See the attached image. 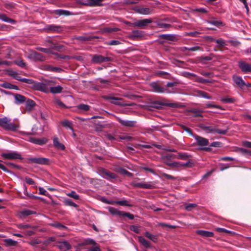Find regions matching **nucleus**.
Returning <instances> with one entry per match:
<instances>
[{
  "label": "nucleus",
  "instance_id": "nucleus-16",
  "mask_svg": "<svg viewBox=\"0 0 251 251\" xmlns=\"http://www.w3.org/2000/svg\"><path fill=\"white\" fill-rule=\"evenodd\" d=\"M117 119L118 122L121 124L122 126L126 127H133L135 126L136 123V122L135 121L124 120L120 118H118Z\"/></svg>",
  "mask_w": 251,
  "mask_h": 251
},
{
  "label": "nucleus",
  "instance_id": "nucleus-52",
  "mask_svg": "<svg viewBox=\"0 0 251 251\" xmlns=\"http://www.w3.org/2000/svg\"><path fill=\"white\" fill-rule=\"evenodd\" d=\"M26 101V107L27 109H31L33 107H34L35 105V102L31 100L28 99Z\"/></svg>",
  "mask_w": 251,
  "mask_h": 251
},
{
  "label": "nucleus",
  "instance_id": "nucleus-51",
  "mask_svg": "<svg viewBox=\"0 0 251 251\" xmlns=\"http://www.w3.org/2000/svg\"><path fill=\"white\" fill-rule=\"evenodd\" d=\"M239 151L243 155L246 156H251V151L243 149V148H239Z\"/></svg>",
  "mask_w": 251,
  "mask_h": 251
},
{
  "label": "nucleus",
  "instance_id": "nucleus-43",
  "mask_svg": "<svg viewBox=\"0 0 251 251\" xmlns=\"http://www.w3.org/2000/svg\"><path fill=\"white\" fill-rule=\"evenodd\" d=\"M4 242L6 246H16L17 244V242L14 241L11 239H6L4 240Z\"/></svg>",
  "mask_w": 251,
  "mask_h": 251
},
{
  "label": "nucleus",
  "instance_id": "nucleus-37",
  "mask_svg": "<svg viewBox=\"0 0 251 251\" xmlns=\"http://www.w3.org/2000/svg\"><path fill=\"white\" fill-rule=\"evenodd\" d=\"M49 225L51 226L54 227L57 229L61 230L66 229L67 228V227L57 222L50 223Z\"/></svg>",
  "mask_w": 251,
  "mask_h": 251
},
{
  "label": "nucleus",
  "instance_id": "nucleus-61",
  "mask_svg": "<svg viewBox=\"0 0 251 251\" xmlns=\"http://www.w3.org/2000/svg\"><path fill=\"white\" fill-rule=\"evenodd\" d=\"M119 138L121 140H126L128 141H131L133 139V138L132 137L128 135L119 136Z\"/></svg>",
  "mask_w": 251,
  "mask_h": 251
},
{
  "label": "nucleus",
  "instance_id": "nucleus-29",
  "mask_svg": "<svg viewBox=\"0 0 251 251\" xmlns=\"http://www.w3.org/2000/svg\"><path fill=\"white\" fill-rule=\"evenodd\" d=\"M53 145L55 147L61 150H64L65 147L64 145L60 143L57 137H54L53 139Z\"/></svg>",
  "mask_w": 251,
  "mask_h": 251
},
{
  "label": "nucleus",
  "instance_id": "nucleus-45",
  "mask_svg": "<svg viewBox=\"0 0 251 251\" xmlns=\"http://www.w3.org/2000/svg\"><path fill=\"white\" fill-rule=\"evenodd\" d=\"M14 63L21 68H26L27 64L23 60H16L14 61Z\"/></svg>",
  "mask_w": 251,
  "mask_h": 251
},
{
  "label": "nucleus",
  "instance_id": "nucleus-49",
  "mask_svg": "<svg viewBox=\"0 0 251 251\" xmlns=\"http://www.w3.org/2000/svg\"><path fill=\"white\" fill-rule=\"evenodd\" d=\"M145 236L152 240L154 242H156L157 240V236L151 234L149 232L147 231L145 233Z\"/></svg>",
  "mask_w": 251,
  "mask_h": 251
},
{
  "label": "nucleus",
  "instance_id": "nucleus-19",
  "mask_svg": "<svg viewBox=\"0 0 251 251\" xmlns=\"http://www.w3.org/2000/svg\"><path fill=\"white\" fill-rule=\"evenodd\" d=\"M103 0H87L86 3H82L83 5L89 6H99L101 5Z\"/></svg>",
  "mask_w": 251,
  "mask_h": 251
},
{
  "label": "nucleus",
  "instance_id": "nucleus-34",
  "mask_svg": "<svg viewBox=\"0 0 251 251\" xmlns=\"http://www.w3.org/2000/svg\"><path fill=\"white\" fill-rule=\"evenodd\" d=\"M76 108L81 112L88 111L90 109V106L87 104L81 103L76 105Z\"/></svg>",
  "mask_w": 251,
  "mask_h": 251
},
{
  "label": "nucleus",
  "instance_id": "nucleus-56",
  "mask_svg": "<svg viewBox=\"0 0 251 251\" xmlns=\"http://www.w3.org/2000/svg\"><path fill=\"white\" fill-rule=\"evenodd\" d=\"M221 100L225 103H233L235 101V99L233 98L225 97L222 98Z\"/></svg>",
  "mask_w": 251,
  "mask_h": 251
},
{
  "label": "nucleus",
  "instance_id": "nucleus-10",
  "mask_svg": "<svg viewBox=\"0 0 251 251\" xmlns=\"http://www.w3.org/2000/svg\"><path fill=\"white\" fill-rule=\"evenodd\" d=\"M44 29L49 32H61L63 30V27L60 25H47Z\"/></svg>",
  "mask_w": 251,
  "mask_h": 251
},
{
  "label": "nucleus",
  "instance_id": "nucleus-24",
  "mask_svg": "<svg viewBox=\"0 0 251 251\" xmlns=\"http://www.w3.org/2000/svg\"><path fill=\"white\" fill-rule=\"evenodd\" d=\"M200 127L206 133H213L215 130V127L214 126H207L205 125H201Z\"/></svg>",
  "mask_w": 251,
  "mask_h": 251
},
{
  "label": "nucleus",
  "instance_id": "nucleus-38",
  "mask_svg": "<svg viewBox=\"0 0 251 251\" xmlns=\"http://www.w3.org/2000/svg\"><path fill=\"white\" fill-rule=\"evenodd\" d=\"M120 30V29L117 27H104L101 30V32L103 33H112L114 32H117Z\"/></svg>",
  "mask_w": 251,
  "mask_h": 251
},
{
  "label": "nucleus",
  "instance_id": "nucleus-40",
  "mask_svg": "<svg viewBox=\"0 0 251 251\" xmlns=\"http://www.w3.org/2000/svg\"><path fill=\"white\" fill-rule=\"evenodd\" d=\"M191 155L185 152H178L176 155V159H187L191 157Z\"/></svg>",
  "mask_w": 251,
  "mask_h": 251
},
{
  "label": "nucleus",
  "instance_id": "nucleus-12",
  "mask_svg": "<svg viewBox=\"0 0 251 251\" xmlns=\"http://www.w3.org/2000/svg\"><path fill=\"white\" fill-rule=\"evenodd\" d=\"M100 176L104 178L109 179L117 178V175L113 173L110 172L105 169H102L100 171Z\"/></svg>",
  "mask_w": 251,
  "mask_h": 251
},
{
  "label": "nucleus",
  "instance_id": "nucleus-18",
  "mask_svg": "<svg viewBox=\"0 0 251 251\" xmlns=\"http://www.w3.org/2000/svg\"><path fill=\"white\" fill-rule=\"evenodd\" d=\"M132 185L134 187L145 189H152L154 188L153 185L144 182L132 183Z\"/></svg>",
  "mask_w": 251,
  "mask_h": 251
},
{
  "label": "nucleus",
  "instance_id": "nucleus-53",
  "mask_svg": "<svg viewBox=\"0 0 251 251\" xmlns=\"http://www.w3.org/2000/svg\"><path fill=\"white\" fill-rule=\"evenodd\" d=\"M152 104L153 107L157 109H159L161 108L162 106L165 105V103L159 101H154L152 103Z\"/></svg>",
  "mask_w": 251,
  "mask_h": 251
},
{
  "label": "nucleus",
  "instance_id": "nucleus-63",
  "mask_svg": "<svg viewBox=\"0 0 251 251\" xmlns=\"http://www.w3.org/2000/svg\"><path fill=\"white\" fill-rule=\"evenodd\" d=\"M180 127H181V128L183 130H185V131H186L187 133H188L189 134L191 135H194L193 134V132H192V130L186 127L184 125H180Z\"/></svg>",
  "mask_w": 251,
  "mask_h": 251
},
{
  "label": "nucleus",
  "instance_id": "nucleus-58",
  "mask_svg": "<svg viewBox=\"0 0 251 251\" xmlns=\"http://www.w3.org/2000/svg\"><path fill=\"white\" fill-rule=\"evenodd\" d=\"M206 108H216L218 109H220L221 110H224V109L218 105L213 104L211 103L208 102L205 104Z\"/></svg>",
  "mask_w": 251,
  "mask_h": 251
},
{
  "label": "nucleus",
  "instance_id": "nucleus-22",
  "mask_svg": "<svg viewBox=\"0 0 251 251\" xmlns=\"http://www.w3.org/2000/svg\"><path fill=\"white\" fill-rule=\"evenodd\" d=\"M29 141L31 143H33L37 144V145H44L48 142V140L45 138H30L29 139Z\"/></svg>",
  "mask_w": 251,
  "mask_h": 251
},
{
  "label": "nucleus",
  "instance_id": "nucleus-32",
  "mask_svg": "<svg viewBox=\"0 0 251 251\" xmlns=\"http://www.w3.org/2000/svg\"><path fill=\"white\" fill-rule=\"evenodd\" d=\"M156 26L158 28L163 29H168L172 27L171 24L164 23L162 20H160L156 22Z\"/></svg>",
  "mask_w": 251,
  "mask_h": 251
},
{
  "label": "nucleus",
  "instance_id": "nucleus-33",
  "mask_svg": "<svg viewBox=\"0 0 251 251\" xmlns=\"http://www.w3.org/2000/svg\"><path fill=\"white\" fill-rule=\"evenodd\" d=\"M88 245H97V243L95 242V241L93 239L87 238L85 239L83 242H81L79 244V246H86Z\"/></svg>",
  "mask_w": 251,
  "mask_h": 251
},
{
  "label": "nucleus",
  "instance_id": "nucleus-26",
  "mask_svg": "<svg viewBox=\"0 0 251 251\" xmlns=\"http://www.w3.org/2000/svg\"><path fill=\"white\" fill-rule=\"evenodd\" d=\"M108 211L113 215L118 216L119 217H123L124 212L120 211L115 208L110 207L108 208Z\"/></svg>",
  "mask_w": 251,
  "mask_h": 251
},
{
  "label": "nucleus",
  "instance_id": "nucleus-8",
  "mask_svg": "<svg viewBox=\"0 0 251 251\" xmlns=\"http://www.w3.org/2000/svg\"><path fill=\"white\" fill-rule=\"evenodd\" d=\"M1 156L4 159H22L21 155L17 152L12 151L10 152L2 153Z\"/></svg>",
  "mask_w": 251,
  "mask_h": 251
},
{
  "label": "nucleus",
  "instance_id": "nucleus-55",
  "mask_svg": "<svg viewBox=\"0 0 251 251\" xmlns=\"http://www.w3.org/2000/svg\"><path fill=\"white\" fill-rule=\"evenodd\" d=\"M198 94L200 96H201L203 98L207 99L208 100L212 99V97L211 96H210L207 93H206L205 92L200 91L198 92Z\"/></svg>",
  "mask_w": 251,
  "mask_h": 251
},
{
  "label": "nucleus",
  "instance_id": "nucleus-7",
  "mask_svg": "<svg viewBox=\"0 0 251 251\" xmlns=\"http://www.w3.org/2000/svg\"><path fill=\"white\" fill-rule=\"evenodd\" d=\"M28 160L30 163L42 165H48L50 163V159L45 157H31Z\"/></svg>",
  "mask_w": 251,
  "mask_h": 251
},
{
  "label": "nucleus",
  "instance_id": "nucleus-31",
  "mask_svg": "<svg viewBox=\"0 0 251 251\" xmlns=\"http://www.w3.org/2000/svg\"><path fill=\"white\" fill-rule=\"evenodd\" d=\"M161 37L164 39L172 42L176 41L177 40V36L173 34H163Z\"/></svg>",
  "mask_w": 251,
  "mask_h": 251
},
{
  "label": "nucleus",
  "instance_id": "nucleus-48",
  "mask_svg": "<svg viewBox=\"0 0 251 251\" xmlns=\"http://www.w3.org/2000/svg\"><path fill=\"white\" fill-rule=\"evenodd\" d=\"M207 23L215 25L217 27H219L220 26H223L224 25L221 21H216L215 20H209L206 21Z\"/></svg>",
  "mask_w": 251,
  "mask_h": 251
},
{
  "label": "nucleus",
  "instance_id": "nucleus-62",
  "mask_svg": "<svg viewBox=\"0 0 251 251\" xmlns=\"http://www.w3.org/2000/svg\"><path fill=\"white\" fill-rule=\"evenodd\" d=\"M197 206L195 203H188L185 205V209L187 211H190L192 208Z\"/></svg>",
  "mask_w": 251,
  "mask_h": 251
},
{
  "label": "nucleus",
  "instance_id": "nucleus-23",
  "mask_svg": "<svg viewBox=\"0 0 251 251\" xmlns=\"http://www.w3.org/2000/svg\"><path fill=\"white\" fill-rule=\"evenodd\" d=\"M136 11L143 15H149L152 13L153 10L149 8L141 7L136 9Z\"/></svg>",
  "mask_w": 251,
  "mask_h": 251
},
{
  "label": "nucleus",
  "instance_id": "nucleus-5",
  "mask_svg": "<svg viewBox=\"0 0 251 251\" xmlns=\"http://www.w3.org/2000/svg\"><path fill=\"white\" fill-rule=\"evenodd\" d=\"M50 83L49 82H37L34 84L35 89L43 92L46 93L50 92Z\"/></svg>",
  "mask_w": 251,
  "mask_h": 251
},
{
  "label": "nucleus",
  "instance_id": "nucleus-13",
  "mask_svg": "<svg viewBox=\"0 0 251 251\" xmlns=\"http://www.w3.org/2000/svg\"><path fill=\"white\" fill-rule=\"evenodd\" d=\"M238 66L241 71L244 73H249L251 72V64L244 61H240Z\"/></svg>",
  "mask_w": 251,
  "mask_h": 251
},
{
  "label": "nucleus",
  "instance_id": "nucleus-4",
  "mask_svg": "<svg viewBox=\"0 0 251 251\" xmlns=\"http://www.w3.org/2000/svg\"><path fill=\"white\" fill-rule=\"evenodd\" d=\"M150 86L152 88V91L158 93H174L175 91L173 89L172 91L170 90L169 89L164 88L160 86L157 82H152L150 84Z\"/></svg>",
  "mask_w": 251,
  "mask_h": 251
},
{
  "label": "nucleus",
  "instance_id": "nucleus-28",
  "mask_svg": "<svg viewBox=\"0 0 251 251\" xmlns=\"http://www.w3.org/2000/svg\"><path fill=\"white\" fill-rule=\"evenodd\" d=\"M104 99L105 100H112L113 101H111V102L113 104H115L117 105H124V104L121 103L118 101V100H121L122 99L120 98L113 97H109V96H104Z\"/></svg>",
  "mask_w": 251,
  "mask_h": 251
},
{
  "label": "nucleus",
  "instance_id": "nucleus-20",
  "mask_svg": "<svg viewBox=\"0 0 251 251\" xmlns=\"http://www.w3.org/2000/svg\"><path fill=\"white\" fill-rule=\"evenodd\" d=\"M144 35V32L141 30H133L131 32L129 35V38L132 39H135L137 38H140L142 37Z\"/></svg>",
  "mask_w": 251,
  "mask_h": 251
},
{
  "label": "nucleus",
  "instance_id": "nucleus-64",
  "mask_svg": "<svg viewBox=\"0 0 251 251\" xmlns=\"http://www.w3.org/2000/svg\"><path fill=\"white\" fill-rule=\"evenodd\" d=\"M130 229L134 232L136 233H139L140 232V230L139 228V226L135 225H132L129 227Z\"/></svg>",
  "mask_w": 251,
  "mask_h": 251
},
{
  "label": "nucleus",
  "instance_id": "nucleus-57",
  "mask_svg": "<svg viewBox=\"0 0 251 251\" xmlns=\"http://www.w3.org/2000/svg\"><path fill=\"white\" fill-rule=\"evenodd\" d=\"M67 195L75 199V200H78L79 199V195H77L74 191H72L71 192L67 193Z\"/></svg>",
  "mask_w": 251,
  "mask_h": 251
},
{
  "label": "nucleus",
  "instance_id": "nucleus-44",
  "mask_svg": "<svg viewBox=\"0 0 251 251\" xmlns=\"http://www.w3.org/2000/svg\"><path fill=\"white\" fill-rule=\"evenodd\" d=\"M172 158H176V155L172 154L164 155H162L161 156V159L164 161L165 163V162H167V161L170 160Z\"/></svg>",
  "mask_w": 251,
  "mask_h": 251
},
{
  "label": "nucleus",
  "instance_id": "nucleus-50",
  "mask_svg": "<svg viewBox=\"0 0 251 251\" xmlns=\"http://www.w3.org/2000/svg\"><path fill=\"white\" fill-rule=\"evenodd\" d=\"M35 214H36V212L28 209H25L21 212V214L23 217H25Z\"/></svg>",
  "mask_w": 251,
  "mask_h": 251
},
{
  "label": "nucleus",
  "instance_id": "nucleus-15",
  "mask_svg": "<svg viewBox=\"0 0 251 251\" xmlns=\"http://www.w3.org/2000/svg\"><path fill=\"white\" fill-rule=\"evenodd\" d=\"M232 79L234 83L240 88L243 89L245 86L246 83L243 80L242 77L236 75H233Z\"/></svg>",
  "mask_w": 251,
  "mask_h": 251
},
{
  "label": "nucleus",
  "instance_id": "nucleus-27",
  "mask_svg": "<svg viewBox=\"0 0 251 251\" xmlns=\"http://www.w3.org/2000/svg\"><path fill=\"white\" fill-rule=\"evenodd\" d=\"M47 46L50 47H64L63 45L57 43L55 39H51L47 41Z\"/></svg>",
  "mask_w": 251,
  "mask_h": 251
},
{
  "label": "nucleus",
  "instance_id": "nucleus-60",
  "mask_svg": "<svg viewBox=\"0 0 251 251\" xmlns=\"http://www.w3.org/2000/svg\"><path fill=\"white\" fill-rule=\"evenodd\" d=\"M10 75L12 76L15 79L20 81L21 79V77L19 75L18 73L16 72L13 71L10 74Z\"/></svg>",
  "mask_w": 251,
  "mask_h": 251
},
{
  "label": "nucleus",
  "instance_id": "nucleus-3",
  "mask_svg": "<svg viewBox=\"0 0 251 251\" xmlns=\"http://www.w3.org/2000/svg\"><path fill=\"white\" fill-rule=\"evenodd\" d=\"M152 21L151 19H145L143 20H138L134 23H130L129 22H125V24L133 27H138L142 29L146 28L149 24L151 23Z\"/></svg>",
  "mask_w": 251,
  "mask_h": 251
},
{
  "label": "nucleus",
  "instance_id": "nucleus-21",
  "mask_svg": "<svg viewBox=\"0 0 251 251\" xmlns=\"http://www.w3.org/2000/svg\"><path fill=\"white\" fill-rule=\"evenodd\" d=\"M53 13L59 16H68L74 15L73 13L71 12L63 10V9H56L53 11Z\"/></svg>",
  "mask_w": 251,
  "mask_h": 251
},
{
  "label": "nucleus",
  "instance_id": "nucleus-25",
  "mask_svg": "<svg viewBox=\"0 0 251 251\" xmlns=\"http://www.w3.org/2000/svg\"><path fill=\"white\" fill-rule=\"evenodd\" d=\"M196 233L201 236L205 237H213L214 236L213 232L206 230H198L196 231Z\"/></svg>",
  "mask_w": 251,
  "mask_h": 251
},
{
  "label": "nucleus",
  "instance_id": "nucleus-2",
  "mask_svg": "<svg viewBox=\"0 0 251 251\" xmlns=\"http://www.w3.org/2000/svg\"><path fill=\"white\" fill-rule=\"evenodd\" d=\"M10 122L11 119L7 117L0 118V126L7 130L15 131L17 126Z\"/></svg>",
  "mask_w": 251,
  "mask_h": 251
},
{
  "label": "nucleus",
  "instance_id": "nucleus-6",
  "mask_svg": "<svg viewBox=\"0 0 251 251\" xmlns=\"http://www.w3.org/2000/svg\"><path fill=\"white\" fill-rule=\"evenodd\" d=\"M215 42L219 45L222 47L224 46H239L240 45V42L237 41L229 40L227 41H225L223 39L220 38L216 39Z\"/></svg>",
  "mask_w": 251,
  "mask_h": 251
},
{
  "label": "nucleus",
  "instance_id": "nucleus-17",
  "mask_svg": "<svg viewBox=\"0 0 251 251\" xmlns=\"http://www.w3.org/2000/svg\"><path fill=\"white\" fill-rule=\"evenodd\" d=\"M57 247L62 251H66L71 248V245L66 241L59 242L57 244Z\"/></svg>",
  "mask_w": 251,
  "mask_h": 251
},
{
  "label": "nucleus",
  "instance_id": "nucleus-1",
  "mask_svg": "<svg viewBox=\"0 0 251 251\" xmlns=\"http://www.w3.org/2000/svg\"><path fill=\"white\" fill-rule=\"evenodd\" d=\"M25 57L32 61H43L45 60V57L40 53L30 50L29 52H25Z\"/></svg>",
  "mask_w": 251,
  "mask_h": 251
},
{
  "label": "nucleus",
  "instance_id": "nucleus-9",
  "mask_svg": "<svg viewBox=\"0 0 251 251\" xmlns=\"http://www.w3.org/2000/svg\"><path fill=\"white\" fill-rule=\"evenodd\" d=\"M4 94L6 95H12L15 99V103L16 104H20L23 103L26 101V98L19 94H13L12 92L4 91Z\"/></svg>",
  "mask_w": 251,
  "mask_h": 251
},
{
  "label": "nucleus",
  "instance_id": "nucleus-59",
  "mask_svg": "<svg viewBox=\"0 0 251 251\" xmlns=\"http://www.w3.org/2000/svg\"><path fill=\"white\" fill-rule=\"evenodd\" d=\"M161 175L165 177L167 179H171V180H175L176 179V178H177V177H175L173 176L168 175L165 173H162Z\"/></svg>",
  "mask_w": 251,
  "mask_h": 251
},
{
  "label": "nucleus",
  "instance_id": "nucleus-46",
  "mask_svg": "<svg viewBox=\"0 0 251 251\" xmlns=\"http://www.w3.org/2000/svg\"><path fill=\"white\" fill-rule=\"evenodd\" d=\"M165 164L169 167H173L176 168H181V162H174L173 163L165 162Z\"/></svg>",
  "mask_w": 251,
  "mask_h": 251
},
{
  "label": "nucleus",
  "instance_id": "nucleus-30",
  "mask_svg": "<svg viewBox=\"0 0 251 251\" xmlns=\"http://www.w3.org/2000/svg\"><path fill=\"white\" fill-rule=\"evenodd\" d=\"M202 110L198 109H191L189 110L190 115L193 117H202Z\"/></svg>",
  "mask_w": 251,
  "mask_h": 251
},
{
  "label": "nucleus",
  "instance_id": "nucleus-54",
  "mask_svg": "<svg viewBox=\"0 0 251 251\" xmlns=\"http://www.w3.org/2000/svg\"><path fill=\"white\" fill-rule=\"evenodd\" d=\"M20 81L29 84H32L34 86V84L36 83V82L32 79H28L26 78H21Z\"/></svg>",
  "mask_w": 251,
  "mask_h": 251
},
{
  "label": "nucleus",
  "instance_id": "nucleus-41",
  "mask_svg": "<svg viewBox=\"0 0 251 251\" xmlns=\"http://www.w3.org/2000/svg\"><path fill=\"white\" fill-rule=\"evenodd\" d=\"M110 204L116 203L117 204L122 205V206H131L132 205L129 204L128 201L126 200H122V201H113L112 202H109Z\"/></svg>",
  "mask_w": 251,
  "mask_h": 251
},
{
  "label": "nucleus",
  "instance_id": "nucleus-11",
  "mask_svg": "<svg viewBox=\"0 0 251 251\" xmlns=\"http://www.w3.org/2000/svg\"><path fill=\"white\" fill-rule=\"evenodd\" d=\"M112 60L110 57H105L100 55H94L92 58V61L95 63H101L105 62H109Z\"/></svg>",
  "mask_w": 251,
  "mask_h": 251
},
{
  "label": "nucleus",
  "instance_id": "nucleus-36",
  "mask_svg": "<svg viewBox=\"0 0 251 251\" xmlns=\"http://www.w3.org/2000/svg\"><path fill=\"white\" fill-rule=\"evenodd\" d=\"M63 88L60 86L57 85L55 87H50V92L52 94H59L62 91Z\"/></svg>",
  "mask_w": 251,
  "mask_h": 251
},
{
  "label": "nucleus",
  "instance_id": "nucleus-47",
  "mask_svg": "<svg viewBox=\"0 0 251 251\" xmlns=\"http://www.w3.org/2000/svg\"><path fill=\"white\" fill-rule=\"evenodd\" d=\"M63 203L64 205L66 206H73L74 207H77L78 205L74 202L71 200L70 199H65L63 201Z\"/></svg>",
  "mask_w": 251,
  "mask_h": 251
},
{
  "label": "nucleus",
  "instance_id": "nucleus-39",
  "mask_svg": "<svg viewBox=\"0 0 251 251\" xmlns=\"http://www.w3.org/2000/svg\"><path fill=\"white\" fill-rule=\"evenodd\" d=\"M139 242L145 248H150V242L146 240L142 236H138V237Z\"/></svg>",
  "mask_w": 251,
  "mask_h": 251
},
{
  "label": "nucleus",
  "instance_id": "nucleus-42",
  "mask_svg": "<svg viewBox=\"0 0 251 251\" xmlns=\"http://www.w3.org/2000/svg\"><path fill=\"white\" fill-rule=\"evenodd\" d=\"M61 124L64 127L70 129L72 131L74 132V129L72 126V123L71 121L65 120L61 122Z\"/></svg>",
  "mask_w": 251,
  "mask_h": 251
},
{
  "label": "nucleus",
  "instance_id": "nucleus-14",
  "mask_svg": "<svg viewBox=\"0 0 251 251\" xmlns=\"http://www.w3.org/2000/svg\"><path fill=\"white\" fill-rule=\"evenodd\" d=\"M193 136L196 139L198 145L200 146H206L208 145L209 141L208 139L197 135H194Z\"/></svg>",
  "mask_w": 251,
  "mask_h": 251
},
{
  "label": "nucleus",
  "instance_id": "nucleus-35",
  "mask_svg": "<svg viewBox=\"0 0 251 251\" xmlns=\"http://www.w3.org/2000/svg\"><path fill=\"white\" fill-rule=\"evenodd\" d=\"M0 19L3 22L11 24H15L16 22L15 20L8 18L7 15L4 14H0Z\"/></svg>",
  "mask_w": 251,
  "mask_h": 251
}]
</instances>
